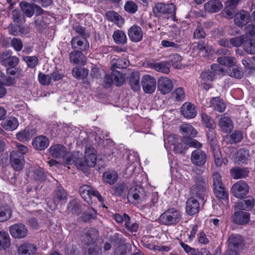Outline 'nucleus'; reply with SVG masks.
<instances>
[{
	"label": "nucleus",
	"mask_w": 255,
	"mask_h": 255,
	"mask_svg": "<svg viewBox=\"0 0 255 255\" xmlns=\"http://www.w3.org/2000/svg\"><path fill=\"white\" fill-rule=\"evenodd\" d=\"M143 191L142 188L138 186L131 187L128 193V198L130 202H134L141 200V192Z\"/></svg>",
	"instance_id": "obj_30"
},
{
	"label": "nucleus",
	"mask_w": 255,
	"mask_h": 255,
	"mask_svg": "<svg viewBox=\"0 0 255 255\" xmlns=\"http://www.w3.org/2000/svg\"><path fill=\"white\" fill-rule=\"evenodd\" d=\"M97 212L93 208H89L84 212L81 216L82 220L85 222L90 221L91 220H94L96 218Z\"/></svg>",
	"instance_id": "obj_51"
},
{
	"label": "nucleus",
	"mask_w": 255,
	"mask_h": 255,
	"mask_svg": "<svg viewBox=\"0 0 255 255\" xmlns=\"http://www.w3.org/2000/svg\"><path fill=\"white\" fill-rule=\"evenodd\" d=\"M215 128H208L207 131L206 135L208 140L210 141L211 147L214 148L217 146V133L215 130Z\"/></svg>",
	"instance_id": "obj_50"
},
{
	"label": "nucleus",
	"mask_w": 255,
	"mask_h": 255,
	"mask_svg": "<svg viewBox=\"0 0 255 255\" xmlns=\"http://www.w3.org/2000/svg\"><path fill=\"white\" fill-rule=\"evenodd\" d=\"M19 7L23 13L28 17H32L34 13V5L33 3L21 1L19 3Z\"/></svg>",
	"instance_id": "obj_37"
},
{
	"label": "nucleus",
	"mask_w": 255,
	"mask_h": 255,
	"mask_svg": "<svg viewBox=\"0 0 255 255\" xmlns=\"http://www.w3.org/2000/svg\"><path fill=\"white\" fill-rule=\"evenodd\" d=\"M149 66L150 68L159 72L168 74L170 72V64L166 61L150 63Z\"/></svg>",
	"instance_id": "obj_34"
},
{
	"label": "nucleus",
	"mask_w": 255,
	"mask_h": 255,
	"mask_svg": "<svg viewBox=\"0 0 255 255\" xmlns=\"http://www.w3.org/2000/svg\"><path fill=\"white\" fill-rule=\"evenodd\" d=\"M49 144V139L45 135H39L33 138L32 145L33 147L38 150H43Z\"/></svg>",
	"instance_id": "obj_23"
},
{
	"label": "nucleus",
	"mask_w": 255,
	"mask_h": 255,
	"mask_svg": "<svg viewBox=\"0 0 255 255\" xmlns=\"http://www.w3.org/2000/svg\"><path fill=\"white\" fill-rule=\"evenodd\" d=\"M172 96L176 101H183L185 98V93L183 88L179 87L176 89L172 93Z\"/></svg>",
	"instance_id": "obj_58"
},
{
	"label": "nucleus",
	"mask_w": 255,
	"mask_h": 255,
	"mask_svg": "<svg viewBox=\"0 0 255 255\" xmlns=\"http://www.w3.org/2000/svg\"><path fill=\"white\" fill-rule=\"evenodd\" d=\"M210 107L219 112H223L226 108V105L223 101L219 97H213L210 101Z\"/></svg>",
	"instance_id": "obj_39"
},
{
	"label": "nucleus",
	"mask_w": 255,
	"mask_h": 255,
	"mask_svg": "<svg viewBox=\"0 0 255 255\" xmlns=\"http://www.w3.org/2000/svg\"><path fill=\"white\" fill-rule=\"evenodd\" d=\"M127 189L128 187L126 184H118L115 188V193L117 196H122L126 194Z\"/></svg>",
	"instance_id": "obj_64"
},
{
	"label": "nucleus",
	"mask_w": 255,
	"mask_h": 255,
	"mask_svg": "<svg viewBox=\"0 0 255 255\" xmlns=\"http://www.w3.org/2000/svg\"><path fill=\"white\" fill-rule=\"evenodd\" d=\"M12 19L14 22L23 23L25 21L24 15L17 9H14L12 12Z\"/></svg>",
	"instance_id": "obj_57"
},
{
	"label": "nucleus",
	"mask_w": 255,
	"mask_h": 255,
	"mask_svg": "<svg viewBox=\"0 0 255 255\" xmlns=\"http://www.w3.org/2000/svg\"><path fill=\"white\" fill-rule=\"evenodd\" d=\"M141 84L143 90L145 93H152L156 88L155 79L149 75H145L142 77Z\"/></svg>",
	"instance_id": "obj_12"
},
{
	"label": "nucleus",
	"mask_w": 255,
	"mask_h": 255,
	"mask_svg": "<svg viewBox=\"0 0 255 255\" xmlns=\"http://www.w3.org/2000/svg\"><path fill=\"white\" fill-rule=\"evenodd\" d=\"M103 177L107 183L112 185L117 181L118 176L116 172L112 171V172H105Z\"/></svg>",
	"instance_id": "obj_52"
},
{
	"label": "nucleus",
	"mask_w": 255,
	"mask_h": 255,
	"mask_svg": "<svg viewBox=\"0 0 255 255\" xmlns=\"http://www.w3.org/2000/svg\"><path fill=\"white\" fill-rule=\"evenodd\" d=\"M205 11L210 13L217 12L223 8V4L219 0H210L204 5Z\"/></svg>",
	"instance_id": "obj_28"
},
{
	"label": "nucleus",
	"mask_w": 255,
	"mask_h": 255,
	"mask_svg": "<svg viewBox=\"0 0 255 255\" xmlns=\"http://www.w3.org/2000/svg\"><path fill=\"white\" fill-rule=\"evenodd\" d=\"M230 172L233 178L238 179L247 177L250 170L247 167H235L230 170Z\"/></svg>",
	"instance_id": "obj_27"
},
{
	"label": "nucleus",
	"mask_w": 255,
	"mask_h": 255,
	"mask_svg": "<svg viewBox=\"0 0 255 255\" xmlns=\"http://www.w3.org/2000/svg\"><path fill=\"white\" fill-rule=\"evenodd\" d=\"M255 205V199L253 197L248 196L241 202L236 203L234 210H243L245 211L252 209Z\"/></svg>",
	"instance_id": "obj_20"
},
{
	"label": "nucleus",
	"mask_w": 255,
	"mask_h": 255,
	"mask_svg": "<svg viewBox=\"0 0 255 255\" xmlns=\"http://www.w3.org/2000/svg\"><path fill=\"white\" fill-rule=\"evenodd\" d=\"M124 8L126 11L133 14L137 11L138 7L134 1L128 0L126 2Z\"/></svg>",
	"instance_id": "obj_60"
},
{
	"label": "nucleus",
	"mask_w": 255,
	"mask_h": 255,
	"mask_svg": "<svg viewBox=\"0 0 255 255\" xmlns=\"http://www.w3.org/2000/svg\"><path fill=\"white\" fill-rule=\"evenodd\" d=\"M173 88L172 81L165 77H161L158 80L157 88L162 94L169 93Z\"/></svg>",
	"instance_id": "obj_16"
},
{
	"label": "nucleus",
	"mask_w": 255,
	"mask_h": 255,
	"mask_svg": "<svg viewBox=\"0 0 255 255\" xmlns=\"http://www.w3.org/2000/svg\"><path fill=\"white\" fill-rule=\"evenodd\" d=\"M181 113L186 119L194 118L197 114L195 106L190 102H185L181 107Z\"/></svg>",
	"instance_id": "obj_17"
},
{
	"label": "nucleus",
	"mask_w": 255,
	"mask_h": 255,
	"mask_svg": "<svg viewBox=\"0 0 255 255\" xmlns=\"http://www.w3.org/2000/svg\"><path fill=\"white\" fill-rule=\"evenodd\" d=\"M213 189L215 196L219 199L224 200H228V190L225 188V185L219 186L217 187H214Z\"/></svg>",
	"instance_id": "obj_41"
},
{
	"label": "nucleus",
	"mask_w": 255,
	"mask_h": 255,
	"mask_svg": "<svg viewBox=\"0 0 255 255\" xmlns=\"http://www.w3.org/2000/svg\"><path fill=\"white\" fill-rule=\"evenodd\" d=\"M180 130L184 135L181 139L184 143L195 148L201 147V143L192 138L196 135L197 132L191 125L188 124H183L180 127Z\"/></svg>",
	"instance_id": "obj_1"
},
{
	"label": "nucleus",
	"mask_w": 255,
	"mask_h": 255,
	"mask_svg": "<svg viewBox=\"0 0 255 255\" xmlns=\"http://www.w3.org/2000/svg\"><path fill=\"white\" fill-rule=\"evenodd\" d=\"M37 248L35 245L24 243L20 245L18 248V255H33L36 252Z\"/></svg>",
	"instance_id": "obj_29"
},
{
	"label": "nucleus",
	"mask_w": 255,
	"mask_h": 255,
	"mask_svg": "<svg viewBox=\"0 0 255 255\" xmlns=\"http://www.w3.org/2000/svg\"><path fill=\"white\" fill-rule=\"evenodd\" d=\"M200 204L197 200L194 197L189 198L186 202V212L190 216H193L198 213Z\"/></svg>",
	"instance_id": "obj_26"
},
{
	"label": "nucleus",
	"mask_w": 255,
	"mask_h": 255,
	"mask_svg": "<svg viewBox=\"0 0 255 255\" xmlns=\"http://www.w3.org/2000/svg\"><path fill=\"white\" fill-rule=\"evenodd\" d=\"M219 126L224 133L231 132L234 128L231 119L227 117H223L219 119Z\"/></svg>",
	"instance_id": "obj_33"
},
{
	"label": "nucleus",
	"mask_w": 255,
	"mask_h": 255,
	"mask_svg": "<svg viewBox=\"0 0 255 255\" xmlns=\"http://www.w3.org/2000/svg\"><path fill=\"white\" fill-rule=\"evenodd\" d=\"M128 34L132 42H138L142 39L143 33L139 26L134 24L128 29Z\"/></svg>",
	"instance_id": "obj_18"
},
{
	"label": "nucleus",
	"mask_w": 255,
	"mask_h": 255,
	"mask_svg": "<svg viewBox=\"0 0 255 255\" xmlns=\"http://www.w3.org/2000/svg\"><path fill=\"white\" fill-rule=\"evenodd\" d=\"M73 76L78 79H84L88 74V71L84 68H74L72 70Z\"/></svg>",
	"instance_id": "obj_55"
},
{
	"label": "nucleus",
	"mask_w": 255,
	"mask_h": 255,
	"mask_svg": "<svg viewBox=\"0 0 255 255\" xmlns=\"http://www.w3.org/2000/svg\"><path fill=\"white\" fill-rule=\"evenodd\" d=\"M201 117V122L206 128H216V124L213 119L207 113H202Z\"/></svg>",
	"instance_id": "obj_43"
},
{
	"label": "nucleus",
	"mask_w": 255,
	"mask_h": 255,
	"mask_svg": "<svg viewBox=\"0 0 255 255\" xmlns=\"http://www.w3.org/2000/svg\"><path fill=\"white\" fill-rule=\"evenodd\" d=\"M250 19V13L245 10H241L235 15L234 23L239 26L242 27L246 25Z\"/></svg>",
	"instance_id": "obj_21"
},
{
	"label": "nucleus",
	"mask_w": 255,
	"mask_h": 255,
	"mask_svg": "<svg viewBox=\"0 0 255 255\" xmlns=\"http://www.w3.org/2000/svg\"><path fill=\"white\" fill-rule=\"evenodd\" d=\"M129 63V61L126 58H118L113 62L111 67V69L114 70L116 68H126L128 66Z\"/></svg>",
	"instance_id": "obj_49"
},
{
	"label": "nucleus",
	"mask_w": 255,
	"mask_h": 255,
	"mask_svg": "<svg viewBox=\"0 0 255 255\" xmlns=\"http://www.w3.org/2000/svg\"><path fill=\"white\" fill-rule=\"evenodd\" d=\"M67 199L66 191L61 186H58L54 191L53 197V202L54 205V209L60 202H65Z\"/></svg>",
	"instance_id": "obj_24"
},
{
	"label": "nucleus",
	"mask_w": 255,
	"mask_h": 255,
	"mask_svg": "<svg viewBox=\"0 0 255 255\" xmlns=\"http://www.w3.org/2000/svg\"><path fill=\"white\" fill-rule=\"evenodd\" d=\"M231 221L237 225H245L250 221V214L243 210H235L231 217Z\"/></svg>",
	"instance_id": "obj_8"
},
{
	"label": "nucleus",
	"mask_w": 255,
	"mask_h": 255,
	"mask_svg": "<svg viewBox=\"0 0 255 255\" xmlns=\"http://www.w3.org/2000/svg\"><path fill=\"white\" fill-rule=\"evenodd\" d=\"M70 62L75 65H83L86 63V58L82 51L75 50L69 54Z\"/></svg>",
	"instance_id": "obj_25"
},
{
	"label": "nucleus",
	"mask_w": 255,
	"mask_h": 255,
	"mask_svg": "<svg viewBox=\"0 0 255 255\" xmlns=\"http://www.w3.org/2000/svg\"><path fill=\"white\" fill-rule=\"evenodd\" d=\"M213 178V188L219 186L224 185L222 182L221 174L217 172H215L212 174Z\"/></svg>",
	"instance_id": "obj_63"
},
{
	"label": "nucleus",
	"mask_w": 255,
	"mask_h": 255,
	"mask_svg": "<svg viewBox=\"0 0 255 255\" xmlns=\"http://www.w3.org/2000/svg\"><path fill=\"white\" fill-rule=\"evenodd\" d=\"M72 48L78 49L80 51H85L89 48V44L86 37L77 36L73 38L71 41Z\"/></svg>",
	"instance_id": "obj_14"
},
{
	"label": "nucleus",
	"mask_w": 255,
	"mask_h": 255,
	"mask_svg": "<svg viewBox=\"0 0 255 255\" xmlns=\"http://www.w3.org/2000/svg\"><path fill=\"white\" fill-rule=\"evenodd\" d=\"M113 38L117 44L123 45L127 43L126 34L121 30H117L114 32Z\"/></svg>",
	"instance_id": "obj_38"
},
{
	"label": "nucleus",
	"mask_w": 255,
	"mask_h": 255,
	"mask_svg": "<svg viewBox=\"0 0 255 255\" xmlns=\"http://www.w3.org/2000/svg\"><path fill=\"white\" fill-rule=\"evenodd\" d=\"M213 155L214 157V162L216 166L220 167L222 165L223 159L219 147L215 146L213 148Z\"/></svg>",
	"instance_id": "obj_54"
},
{
	"label": "nucleus",
	"mask_w": 255,
	"mask_h": 255,
	"mask_svg": "<svg viewBox=\"0 0 255 255\" xmlns=\"http://www.w3.org/2000/svg\"><path fill=\"white\" fill-rule=\"evenodd\" d=\"M49 153L55 158H59L65 154V147L60 144L51 146L49 149Z\"/></svg>",
	"instance_id": "obj_40"
},
{
	"label": "nucleus",
	"mask_w": 255,
	"mask_h": 255,
	"mask_svg": "<svg viewBox=\"0 0 255 255\" xmlns=\"http://www.w3.org/2000/svg\"><path fill=\"white\" fill-rule=\"evenodd\" d=\"M225 70L218 64H213L211 66V69L203 71L200 74L201 78L206 82L213 81L217 75L223 74Z\"/></svg>",
	"instance_id": "obj_5"
},
{
	"label": "nucleus",
	"mask_w": 255,
	"mask_h": 255,
	"mask_svg": "<svg viewBox=\"0 0 255 255\" xmlns=\"http://www.w3.org/2000/svg\"><path fill=\"white\" fill-rule=\"evenodd\" d=\"M195 184L190 189L192 195L196 196L202 200H204L207 194L208 184L204 178L196 176L194 178Z\"/></svg>",
	"instance_id": "obj_3"
},
{
	"label": "nucleus",
	"mask_w": 255,
	"mask_h": 255,
	"mask_svg": "<svg viewBox=\"0 0 255 255\" xmlns=\"http://www.w3.org/2000/svg\"><path fill=\"white\" fill-rule=\"evenodd\" d=\"M97 151L94 148L88 147L85 151V163H82L81 166H87L94 167L96 164Z\"/></svg>",
	"instance_id": "obj_15"
},
{
	"label": "nucleus",
	"mask_w": 255,
	"mask_h": 255,
	"mask_svg": "<svg viewBox=\"0 0 255 255\" xmlns=\"http://www.w3.org/2000/svg\"><path fill=\"white\" fill-rule=\"evenodd\" d=\"M206 36L204 28L201 22H198L197 27L193 34L194 39H204Z\"/></svg>",
	"instance_id": "obj_53"
},
{
	"label": "nucleus",
	"mask_w": 255,
	"mask_h": 255,
	"mask_svg": "<svg viewBox=\"0 0 255 255\" xmlns=\"http://www.w3.org/2000/svg\"><path fill=\"white\" fill-rule=\"evenodd\" d=\"M12 52L5 51L0 55L1 64L5 66L16 67L19 62V59L15 56H11Z\"/></svg>",
	"instance_id": "obj_11"
},
{
	"label": "nucleus",
	"mask_w": 255,
	"mask_h": 255,
	"mask_svg": "<svg viewBox=\"0 0 255 255\" xmlns=\"http://www.w3.org/2000/svg\"><path fill=\"white\" fill-rule=\"evenodd\" d=\"M10 240L8 233L0 231V250L5 249L9 247Z\"/></svg>",
	"instance_id": "obj_47"
},
{
	"label": "nucleus",
	"mask_w": 255,
	"mask_h": 255,
	"mask_svg": "<svg viewBox=\"0 0 255 255\" xmlns=\"http://www.w3.org/2000/svg\"><path fill=\"white\" fill-rule=\"evenodd\" d=\"M11 165L15 171H20L24 167L25 162L24 156L18 151L12 150L10 153Z\"/></svg>",
	"instance_id": "obj_10"
},
{
	"label": "nucleus",
	"mask_w": 255,
	"mask_h": 255,
	"mask_svg": "<svg viewBox=\"0 0 255 255\" xmlns=\"http://www.w3.org/2000/svg\"><path fill=\"white\" fill-rule=\"evenodd\" d=\"M112 71L110 74L106 75L104 78V82L109 87L112 84L117 87L123 85L125 82V77L124 74L120 71L112 69Z\"/></svg>",
	"instance_id": "obj_6"
},
{
	"label": "nucleus",
	"mask_w": 255,
	"mask_h": 255,
	"mask_svg": "<svg viewBox=\"0 0 255 255\" xmlns=\"http://www.w3.org/2000/svg\"><path fill=\"white\" fill-rule=\"evenodd\" d=\"M11 216V210L8 205L0 207V222L8 220Z\"/></svg>",
	"instance_id": "obj_45"
},
{
	"label": "nucleus",
	"mask_w": 255,
	"mask_h": 255,
	"mask_svg": "<svg viewBox=\"0 0 255 255\" xmlns=\"http://www.w3.org/2000/svg\"><path fill=\"white\" fill-rule=\"evenodd\" d=\"M231 191L236 197L242 198L249 193V186L245 181L239 180L233 185Z\"/></svg>",
	"instance_id": "obj_9"
},
{
	"label": "nucleus",
	"mask_w": 255,
	"mask_h": 255,
	"mask_svg": "<svg viewBox=\"0 0 255 255\" xmlns=\"http://www.w3.org/2000/svg\"><path fill=\"white\" fill-rule=\"evenodd\" d=\"M36 132L35 128H27L16 133V138L21 142L27 141L34 135Z\"/></svg>",
	"instance_id": "obj_31"
},
{
	"label": "nucleus",
	"mask_w": 255,
	"mask_h": 255,
	"mask_svg": "<svg viewBox=\"0 0 255 255\" xmlns=\"http://www.w3.org/2000/svg\"><path fill=\"white\" fill-rule=\"evenodd\" d=\"M99 237V231L95 228L85 229L81 236L82 242L86 246L93 245Z\"/></svg>",
	"instance_id": "obj_7"
},
{
	"label": "nucleus",
	"mask_w": 255,
	"mask_h": 255,
	"mask_svg": "<svg viewBox=\"0 0 255 255\" xmlns=\"http://www.w3.org/2000/svg\"><path fill=\"white\" fill-rule=\"evenodd\" d=\"M124 227L130 233H136L139 228L138 224L136 222H131L130 217L126 213H124Z\"/></svg>",
	"instance_id": "obj_36"
},
{
	"label": "nucleus",
	"mask_w": 255,
	"mask_h": 255,
	"mask_svg": "<svg viewBox=\"0 0 255 255\" xmlns=\"http://www.w3.org/2000/svg\"><path fill=\"white\" fill-rule=\"evenodd\" d=\"M249 156V151L244 148L240 149L237 152V157L239 161L245 163Z\"/></svg>",
	"instance_id": "obj_61"
},
{
	"label": "nucleus",
	"mask_w": 255,
	"mask_h": 255,
	"mask_svg": "<svg viewBox=\"0 0 255 255\" xmlns=\"http://www.w3.org/2000/svg\"><path fill=\"white\" fill-rule=\"evenodd\" d=\"M92 188L88 185H83L80 187L79 193L82 197L88 203L91 202V191Z\"/></svg>",
	"instance_id": "obj_44"
},
{
	"label": "nucleus",
	"mask_w": 255,
	"mask_h": 255,
	"mask_svg": "<svg viewBox=\"0 0 255 255\" xmlns=\"http://www.w3.org/2000/svg\"><path fill=\"white\" fill-rule=\"evenodd\" d=\"M9 232L13 238L22 239L26 236L27 229L24 225L17 223L10 226Z\"/></svg>",
	"instance_id": "obj_13"
},
{
	"label": "nucleus",
	"mask_w": 255,
	"mask_h": 255,
	"mask_svg": "<svg viewBox=\"0 0 255 255\" xmlns=\"http://www.w3.org/2000/svg\"><path fill=\"white\" fill-rule=\"evenodd\" d=\"M23 60L26 62L28 67L30 68H35L38 62V59L37 56H25L23 57Z\"/></svg>",
	"instance_id": "obj_56"
},
{
	"label": "nucleus",
	"mask_w": 255,
	"mask_h": 255,
	"mask_svg": "<svg viewBox=\"0 0 255 255\" xmlns=\"http://www.w3.org/2000/svg\"><path fill=\"white\" fill-rule=\"evenodd\" d=\"M245 50L248 53L255 54V40L249 38L243 42Z\"/></svg>",
	"instance_id": "obj_48"
},
{
	"label": "nucleus",
	"mask_w": 255,
	"mask_h": 255,
	"mask_svg": "<svg viewBox=\"0 0 255 255\" xmlns=\"http://www.w3.org/2000/svg\"><path fill=\"white\" fill-rule=\"evenodd\" d=\"M207 159V156L205 152L200 150H194L191 154V160L192 162L197 166L204 165Z\"/></svg>",
	"instance_id": "obj_22"
},
{
	"label": "nucleus",
	"mask_w": 255,
	"mask_h": 255,
	"mask_svg": "<svg viewBox=\"0 0 255 255\" xmlns=\"http://www.w3.org/2000/svg\"><path fill=\"white\" fill-rule=\"evenodd\" d=\"M196 44V43H195ZM198 50V53L203 57H207L210 52V47L205 43L204 41H200L197 43L195 46Z\"/></svg>",
	"instance_id": "obj_46"
},
{
	"label": "nucleus",
	"mask_w": 255,
	"mask_h": 255,
	"mask_svg": "<svg viewBox=\"0 0 255 255\" xmlns=\"http://www.w3.org/2000/svg\"><path fill=\"white\" fill-rule=\"evenodd\" d=\"M176 7L172 3H164L157 2L155 4L152 8L154 16L156 17H161L163 15L175 14Z\"/></svg>",
	"instance_id": "obj_4"
},
{
	"label": "nucleus",
	"mask_w": 255,
	"mask_h": 255,
	"mask_svg": "<svg viewBox=\"0 0 255 255\" xmlns=\"http://www.w3.org/2000/svg\"><path fill=\"white\" fill-rule=\"evenodd\" d=\"M128 81L131 88L134 92H137L140 88V76L137 71L131 72L128 77Z\"/></svg>",
	"instance_id": "obj_32"
},
{
	"label": "nucleus",
	"mask_w": 255,
	"mask_h": 255,
	"mask_svg": "<svg viewBox=\"0 0 255 255\" xmlns=\"http://www.w3.org/2000/svg\"><path fill=\"white\" fill-rule=\"evenodd\" d=\"M229 74L230 76L235 78L241 79L243 76V72L240 70L238 67L236 65L229 68Z\"/></svg>",
	"instance_id": "obj_59"
},
{
	"label": "nucleus",
	"mask_w": 255,
	"mask_h": 255,
	"mask_svg": "<svg viewBox=\"0 0 255 255\" xmlns=\"http://www.w3.org/2000/svg\"><path fill=\"white\" fill-rule=\"evenodd\" d=\"M181 218L180 212L174 208H171L160 215L158 221L162 225L170 226L177 224L180 222Z\"/></svg>",
	"instance_id": "obj_2"
},
{
	"label": "nucleus",
	"mask_w": 255,
	"mask_h": 255,
	"mask_svg": "<svg viewBox=\"0 0 255 255\" xmlns=\"http://www.w3.org/2000/svg\"><path fill=\"white\" fill-rule=\"evenodd\" d=\"M228 247L238 250L242 249L244 246V240L239 234H232L227 240Z\"/></svg>",
	"instance_id": "obj_19"
},
{
	"label": "nucleus",
	"mask_w": 255,
	"mask_h": 255,
	"mask_svg": "<svg viewBox=\"0 0 255 255\" xmlns=\"http://www.w3.org/2000/svg\"><path fill=\"white\" fill-rule=\"evenodd\" d=\"M18 125L17 119L14 117H8L1 123L2 128L9 131H12L16 129Z\"/></svg>",
	"instance_id": "obj_35"
},
{
	"label": "nucleus",
	"mask_w": 255,
	"mask_h": 255,
	"mask_svg": "<svg viewBox=\"0 0 255 255\" xmlns=\"http://www.w3.org/2000/svg\"><path fill=\"white\" fill-rule=\"evenodd\" d=\"M32 177L35 180L42 181L45 179V174L43 169L36 168L33 172Z\"/></svg>",
	"instance_id": "obj_62"
},
{
	"label": "nucleus",
	"mask_w": 255,
	"mask_h": 255,
	"mask_svg": "<svg viewBox=\"0 0 255 255\" xmlns=\"http://www.w3.org/2000/svg\"><path fill=\"white\" fill-rule=\"evenodd\" d=\"M217 61L220 65L229 68L235 66L236 64L235 58L229 56H220L217 58Z\"/></svg>",
	"instance_id": "obj_42"
}]
</instances>
